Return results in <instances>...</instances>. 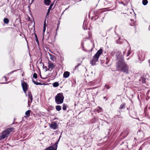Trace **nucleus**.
I'll use <instances>...</instances> for the list:
<instances>
[{
    "instance_id": "nucleus-1",
    "label": "nucleus",
    "mask_w": 150,
    "mask_h": 150,
    "mask_svg": "<svg viewBox=\"0 0 150 150\" xmlns=\"http://www.w3.org/2000/svg\"><path fill=\"white\" fill-rule=\"evenodd\" d=\"M120 53L118 52L116 54L117 61L116 64V70L119 71L126 74L129 73V67L125 63L123 57L119 58L117 54H119Z\"/></svg>"
},
{
    "instance_id": "nucleus-2",
    "label": "nucleus",
    "mask_w": 150,
    "mask_h": 150,
    "mask_svg": "<svg viewBox=\"0 0 150 150\" xmlns=\"http://www.w3.org/2000/svg\"><path fill=\"white\" fill-rule=\"evenodd\" d=\"M103 52L102 49H100L93 56L92 60L90 62V63L92 65H95L96 62H98V58Z\"/></svg>"
},
{
    "instance_id": "nucleus-3",
    "label": "nucleus",
    "mask_w": 150,
    "mask_h": 150,
    "mask_svg": "<svg viewBox=\"0 0 150 150\" xmlns=\"http://www.w3.org/2000/svg\"><path fill=\"white\" fill-rule=\"evenodd\" d=\"M64 97L62 93H58L55 97V102L57 104H60L63 102Z\"/></svg>"
},
{
    "instance_id": "nucleus-4",
    "label": "nucleus",
    "mask_w": 150,
    "mask_h": 150,
    "mask_svg": "<svg viewBox=\"0 0 150 150\" xmlns=\"http://www.w3.org/2000/svg\"><path fill=\"white\" fill-rule=\"evenodd\" d=\"M13 129L14 128H11L4 130L2 132V135L0 136V139L7 137L10 133L12 132Z\"/></svg>"
},
{
    "instance_id": "nucleus-5",
    "label": "nucleus",
    "mask_w": 150,
    "mask_h": 150,
    "mask_svg": "<svg viewBox=\"0 0 150 150\" xmlns=\"http://www.w3.org/2000/svg\"><path fill=\"white\" fill-rule=\"evenodd\" d=\"M21 85L23 90L24 93H25L28 90V85L25 82H23L22 83Z\"/></svg>"
},
{
    "instance_id": "nucleus-6",
    "label": "nucleus",
    "mask_w": 150,
    "mask_h": 150,
    "mask_svg": "<svg viewBox=\"0 0 150 150\" xmlns=\"http://www.w3.org/2000/svg\"><path fill=\"white\" fill-rule=\"evenodd\" d=\"M57 127V123L55 122H52L51 125L50 126V127L54 129H56Z\"/></svg>"
},
{
    "instance_id": "nucleus-7",
    "label": "nucleus",
    "mask_w": 150,
    "mask_h": 150,
    "mask_svg": "<svg viewBox=\"0 0 150 150\" xmlns=\"http://www.w3.org/2000/svg\"><path fill=\"white\" fill-rule=\"evenodd\" d=\"M54 65L53 63H50L49 62L48 64V68L49 71H51L54 67Z\"/></svg>"
},
{
    "instance_id": "nucleus-8",
    "label": "nucleus",
    "mask_w": 150,
    "mask_h": 150,
    "mask_svg": "<svg viewBox=\"0 0 150 150\" xmlns=\"http://www.w3.org/2000/svg\"><path fill=\"white\" fill-rule=\"evenodd\" d=\"M110 58L109 57H106V62H105V65H104V66L107 67L109 66V65H110V63L109 64V63L110 61Z\"/></svg>"
},
{
    "instance_id": "nucleus-9",
    "label": "nucleus",
    "mask_w": 150,
    "mask_h": 150,
    "mask_svg": "<svg viewBox=\"0 0 150 150\" xmlns=\"http://www.w3.org/2000/svg\"><path fill=\"white\" fill-rule=\"evenodd\" d=\"M70 75V73L69 72L66 71L64 72L63 74V77L65 78L68 77Z\"/></svg>"
},
{
    "instance_id": "nucleus-10",
    "label": "nucleus",
    "mask_w": 150,
    "mask_h": 150,
    "mask_svg": "<svg viewBox=\"0 0 150 150\" xmlns=\"http://www.w3.org/2000/svg\"><path fill=\"white\" fill-rule=\"evenodd\" d=\"M57 149L53 146H51L46 148L45 150H57Z\"/></svg>"
},
{
    "instance_id": "nucleus-11",
    "label": "nucleus",
    "mask_w": 150,
    "mask_h": 150,
    "mask_svg": "<svg viewBox=\"0 0 150 150\" xmlns=\"http://www.w3.org/2000/svg\"><path fill=\"white\" fill-rule=\"evenodd\" d=\"M146 78L145 76H142L140 77L139 81H141L142 83H145L146 81Z\"/></svg>"
},
{
    "instance_id": "nucleus-12",
    "label": "nucleus",
    "mask_w": 150,
    "mask_h": 150,
    "mask_svg": "<svg viewBox=\"0 0 150 150\" xmlns=\"http://www.w3.org/2000/svg\"><path fill=\"white\" fill-rule=\"evenodd\" d=\"M28 98L30 100V102L32 103L33 100V98L32 95L30 92H29L28 93Z\"/></svg>"
},
{
    "instance_id": "nucleus-13",
    "label": "nucleus",
    "mask_w": 150,
    "mask_h": 150,
    "mask_svg": "<svg viewBox=\"0 0 150 150\" xmlns=\"http://www.w3.org/2000/svg\"><path fill=\"white\" fill-rule=\"evenodd\" d=\"M47 26V25L46 24V20L45 19L44 21V27H43V35L44 34V33L45 31V30H46V27Z\"/></svg>"
},
{
    "instance_id": "nucleus-14",
    "label": "nucleus",
    "mask_w": 150,
    "mask_h": 150,
    "mask_svg": "<svg viewBox=\"0 0 150 150\" xmlns=\"http://www.w3.org/2000/svg\"><path fill=\"white\" fill-rule=\"evenodd\" d=\"M51 2L50 0H44V3L47 6L49 5Z\"/></svg>"
},
{
    "instance_id": "nucleus-15",
    "label": "nucleus",
    "mask_w": 150,
    "mask_h": 150,
    "mask_svg": "<svg viewBox=\"0 0 150 150\" xmlns=\"http://www.w3.org/2000/svg\"><path fill=\"white\" fill-rule=\"evenodd\" d=\"M125 103H122L120 105V107H119V108L120 109H125Z\"/></svg>"
},
{
    "instance_id": "nucleus-16",
    "label": "nucleus",
    "mask_w": 150,
    "mask_h": 150,
    "mask_svg": "<svg viewBox=\"0 0 150 150\" xmlns=\"http://www.w3.org/2000/svg\"><path fill=\"white\" fill-rule=\"evenodd\" d=\"M4 23L5 24H8L9 22V19L7 18H5L4 19Z\"/></svg>"
},
{
    "instance_id": "nucleus-17",
    "label": "nucleus",
    "mask_w": 150,
    "mask_h": 150,
    "mask_svg": "<svg viewBox=\"0 0 150 150\" xmlns=\"http://www.w3.org/2000/svg\"><path fill=\"white\" fill-rule=\"evenodd\" d=\"M62 107L60 105H57L56 106V109L58 111H59L61 110Z\"/></svg>"
},
{
    "instance_id": "nucleus-18",
    "label": "nucleus",
    "mask_w": 150,
    "mask_h": 150,
    "mask_svg": "<svg viewBox=\"0 0 150 150\" xmlns=\"http://www.w3.org/2000/svg\"><path fill=\"white\" fill-rule=\"evenodd\" d=\"M49 55L50 56V59L52 61H54V57L53 55L49 54Z\"/></svg>"
},
{
    "instance_id": "nucleus-19",
    "label": "nucleus",
    "mask_w": 150,
    "mask_h": 150,
    "mask_svg": "<svg viewBox=\"0 0 150 150\" xmlns=\"http://www.w3.org/2000/svg\"><path fill=\"white\" fill-rule=\"evenodd\" d=\"M30 110H28L26 112L25 114L27 117H28L30 116Z\"/></svg>"
},
{
    "instance_id": "nucleus-20",
    "label": "nucleus",
    "mask_w": 150,
    "mask_h": 150,
    "mask_svg": "<svg viewBox=\"0 0 150 150\" xmlns=\"http://www.w3.org/2000/svg\"><path fill=\"white\" fill-rule=\"evenodd\" d=\"M32 81L33 82V83L36 85H40L42 84V83H38V82H36V81H34L33 79H32Z\"/></svg>"
},
{
    "instance_id": "nucleus-21",
    "label": "nucleus",
    "mask_w": 150,
    "mask_h": 150,
    "mask_svg": "<svg viewBox=\"0 0 150 150\" xmlns=\"http://www.w3.org/2000/svg\"><path fill=\"white\" fill-rule=\"evenodd\" d=\"M148 1L147 0H143L142 4L144 5H146L148 3Z\"/></svg>"
},
{
    "instance_id": "nucleus-22",
    "label": "nucleus",
    "mask_w": 150,
    "mask_h": 150,
    "mask_svg": "<svg viewBox=\"0 0 150 150\" xmlns=\"http://www.w3.org/2000/svg\"><path fill=\"white\" fill-rule=\"evenodd\" d=\"M59 83L57 82H55L53 83V86L54 87H57L59 86Z\"/></svg>"
},
{
    "instance_id": "nucleus-23",
    "label": "nucleus",
    "mask_w": 150,
    "mask_h": 150,
    "mask_svg": "<svg viewBox=\"0 0 150 150\" xmlns=\"http://www.w3.org/2000/svg\"><path fill=\"white\" fill-rule=\"evenodd\" d=\"M67 107L66 105L65 104H64L63 105L62 109L64 110H66L67 109Z\"/></svg>"
},
{
    "instance_id": "nucleus-24",
    "label": "nucleus",
    "mask_w": 150,
    "mask_h": 150,
    "mask_svg": "<svg viewBox=\"0 0 150 150\" xmlns=\"http://www.w3.org/2000/svg\"><path fill=\"white\" fill-rule=\"evenodd\" d=\"M58 143V142L57 141L56 142L55 144L53 145V146L57 148V144Z\"/></svg>"
},
{
    "instance_id": "nucleus-25",
    "label": "nucleus",
    "mask_w": 150,
    "mask_h": 150,
    "mask_svg": "<svg viewBox=\"0 0 150 150\" xmlns=\"http://www.w3.org/2000/svg\"><path fill=\"white\" fill-rule=\"evenodd\" d=\"M33 77L34 78L36 79L37 78V75L36 73H34L33 74Z\"/></svg>"
},
{
    "instance_id": "nucleus-26",
    "label": "nucleus",
    "mask_w": 150,
    "mask_h": 150,
    "mask_svg": "<svg viewBox=\"0 0 150 150\" xmlns=\"http://www.w3.org/2000/svg\"><path fill=\"white\" fill-rule=\"evenodd\" d=\"M43 68L45 69V71H49L48 68H47V66H45L44 67V66H43Z\"/></svg>"
},
{
    "instance_id": "nucleus-27",
    "label": "nucleus",
    "mask_w": 150,
    "mask_h": 150,
    "mask_svg": "<svg viewBox=\"0 0 150 150\" xmlns=\"http://www.w3.org/2000/svg\"><path fill=\"white\" fill-rule=\"evenodd\" d=\"M81 65V64H78L77 65H76V67H75V69H77L79 67V66Z\"/></svg>"
},
{
    "instance_id": "nucleus-28",
    "label": "nucleus",
    "mask_w": 150,
    "mask_h": 150,
    "mask_svg": "<svg viewBox=\"0 0 150 150\" xmlns=\"http://www.w3.org/2000/svg\"><path fill=\"white\" fill-rule=\"evenodd\" d=\"M115 51H112V52L111 53V55L112 56H113L114 55V54H115Z\"/></svg>"
},
{
    "instance_id": "nucleus-29",
    "label": "nucleus",
    "mask_w": 150,
    "mask_h": 150,
    "mask_svg": "<svg viewBox=\"0 0 150 150\" xmlns=\"http://www.w3.org/2000/svg\"><path fill=\"white\" fill-rule=\"evenodd\" d=\"M35 40H36V42H37L38 45H39V41L38 40V38H35Z\"/></svg>"
},
{
    "instance_id": "nucleus-30",
    "label": "nucleus",
    "mask_w": 150,
    "mask_h": 150,
    "mask_svg": "<svg viewBox=\"0 0 150 150\" xmlns=\"http://www.w3.org/2000/svg\"><path fill=\"white\" fill-rule=\"evenodd\" d=\"M53 5V4H52L50 6L49 8L51 9L52 8V6Z\"/></svg>"
},
{
    "instance_id": "nucleus-31",
    "label": "nucleus",
    "mask_w": 150,
    "mask_h": 150,
    "mask_svg": "<svg viewBox=\"0 0 150 150\" xmlns=\"http://www.w3.org/2000/svg\"><path fill=\"white\" fill-rule=\"evenodd\" d=\"M18 70H14V71H13L11 72H10L9 73V74H12V73H13V72H14V71H16Z\"/></svg>"
},
{
    "instance_id": "nucleus-32",
    "label": "nucleus",
    "mask_w": 150,
    "mask_h": 150,
    "mask_svg": "<svg viewBox=\"0 0 150 150\" xmlns=\"http://www.w3.org/2000/svg\"><path fill=\"white\" fill-rule=\"evenodd\" d=\"M50 10H51L50 9L48 8L47 13V15H48L49 14V12H50Z\"/></svg>"
},
{
    "instance_id": "nucleus-33",
    "label": "nucleus",
    "mask_w": 150,
    "mask_h": 150,
    "mask_svg": "<svg viewBox=\"0 0 150 150\" xmlns=\"http://www.w3.org/2000/svg\"><path fill=\"white\" fill-rule=\"evenodd\" d=\"M130 54H131V52L130 51H128L127 52V56H129Z\"/></svg>"
},
{
    "instance_id": "nucleus-34",
    "label": "nucleus",
    "mask_w": 150,
    "mask_h": 150,
    "mask_svg": "<svg viewBox=\"0 0 150 150\" xmlns=\"http://www.w3.org/2000/svg\"><path fill=\"white\" fill-rule=\"evenodd\" d=\"M105 87H106V88L107 89H109L110 88V87H109V86L108 85H105Z\"/></svg>"
},
{
    "instance_id": "nucleus-35",
    "label": "nucleus",
    "mask_w": 150,
    "mask_h": 150,
    "mask_svg": "<svg viewBox=\"0 0 150 150\" xmlns=\"http://www.w3.org/2000/svg\"><path fill=\"white\" fill-rule=\"evenodd\" d=\"M30 100H28V107H30V104H29V102H30Z\"/></svg>"
},
{
    "instance_id": "nucleus-36",
    "label": "nucleus",
    "mask_w": 150,
    "mask_h": 150,
    "mask_svg": "<svg viewBox=\"0 0 150 150\" xmlns=\"http://www.w3.org/2000/svg\"><path fill=\"white\" fill-rule=\"evenodd\" d=\"M117 43H119L120 44H121V42H119V41H117Z\"/></svg>"
},
{
    "instance_id": "nucleus-37",
    "label": "nucleus",
    "mask_w": 150,
    "mask_h": 150,
    "mask_svg": "<svg viewBox=\"0 0 150 150\" xmlns=\"http://www.w3.org/2000/svg\"><path fill=\"white\" fill-rule=\"evenodd\" d=\"M88 35H89V37H90H90H91V33H90V32H88Z\"/></svg>"
},
{
    "instance_id": "nucleus-38",
    "label": "nucleus",
    "mask_w": 150,
    "mask_h": 150,
    "mask_svg": "<svg viewBox=\"0 0 150 150\" xmlns=\"http://www.w3.org/2000/svg\"><path fill=\"white\" fill-rule=\"evenodd\" d=\"M142 150V148L141 147H140L139 150Z\"/></svg>"
},
{
    "instance_id": "nucleus-39",
    "label": "nucleus",
    "mask_w": 150,
    "mask_h": 150,
    "mask_svg": "<svg viewBox=\"0 0 150 150\" xmlns=\"http://www.w3.org/2000/svg\"><path fill=\"white\" fill-rule=\"evenodd\" d=\"M35 38H38L37 36V35H36V34H35Z\"/></svg>"
},
{
    "instance_id": "nucleus-40",
    "label": "nucleus",
    "mask_w": 150,
    "mask_h": 150,
    "mask_svg": "<svg viewBox=\"0 0 150 150\" xmlns=\"http://www.w3.org/2000/svg\"><path fill=\"white\" fill-rule=\"evenodd\" d=\"M149 30H150V25H149Z\"/></svg>"
},
{
    "instance_id": "nucleus-41",
    "label": "nucleus",
    "mask_w": 150,
    "mask_h": 150,
    "mask_svg": "<svg viewBox=\"0 0 150 150\" xmlns=\"http://www.w3.org/2000/svg\"><path fill=\"white\" fill-rule=\"evenodd\" d=\"M103 98L104 99H107V98L106 97H104Z\"/></svg>"
},
{
    "instance_id": "nucleus-42",
    "label": "nucleus",
    "mask_w": 150,
    "mask_h": 150,
    "mask_svg": "<svg viewBox=\"0 0 150 150\" xmlns=\"http://www.w3.org/2000/svg\"><path fill=\"white\" fill-rule=\"evenodd\" d=\"M4 78H5L6 80V77L5 76H4Z\"/></svg>"
},
{
    "instance_id": "nucleus-43",
    "label": "nucleus",
    "mask_w": 150,
    "mask_h": 150,
    "mask_svg": "<svg viewBox=\"0 0 150 150\" xmlns=\"http://www.w3.org/2000/svg\"><path fill=\"white\" fill-rule=\"evenodd\" d=\"M59 140H60L59 139L57 141L58 142H59Z\"/></svg>"
},
{
    "instance_id": "nucleus-44",
    "label": "nucleus",
    "mask_w": 150,
    "mask_h": 150,
    "mask_svg": "<svg viewBox=\"0 0 150 150\" xmlns=\"http://www.w3.org/2000/svg\"><path fill=\"white\" fill-rule=\"evenodd\" d=\"M123 54H124L125 53V51H123Z\"/></svg>"
},
{
    "instance_id": "nucleus-45",
    "label": "nucleus",
    "mask_w": 150,
    "mask_h": 150,
    "mask_svg": "<svg viewBox=\"0 0 150 150\" xmlns=\"http://www.w3.org/2000/svg\"><path fill=\"white\" fill-rule=\"evenodd\" d=\"M40 77L42 78V79H45V78H42V77H41V75H40Z\"/></svg>"
},
{
    "instance_id": "nucleus-46",
    "label": "nucleus",
    "mask_w": 150,
    "mask_h": 150,
    "mask_svg": "<svg viewBox=\"0 0 150 150\" xmlns=\"http://www.w3.org/2000/svg\"><path fill=\"white\" fill-rule=\"evenodd\" d=\"M61 135H60L59 137V139H60V138H61Z\"/></svg>"
},
{
    "instance_id": "nucleus-47",
    "label": "nucleus",
    "mask_w": 150,
    "mask_h": 150,
    "mask_svg": "<svg viewBox=\"0 0 150 150\" xmlns=\"http://www.w3.org/2000/svg\"><path fill=\"white\" fill-rule=\"evenodd\" d=\"M61 135H60L59 137V139H60V138H61Z\"/></svg>"
},
{
    "instance_id": "nucleus-48",
    "label": "nucleus",
    "mask_w": 150,
    "mask_h": 150,
    "mask_svg": "<svg viewBox=\"0 0 150 150\" xmlns=\"http://www.w3.org/2000/svg\"><path fill=\"white\" fill-rule=\"evenodd\" d=\"M149 61H150V60H149Z\"/></svg>"
},
{
    "instance_id": "nucleus-49",
    "label": "nucleus",
    "mask_w": 150,
    "mask_h": 150,
    "mask_svg": "<svg viewBox=\"0 0 150 150\" xmlns=\"http://www.w3.org/2000/svg\"><path fill=\"white\" fill-rule=\"evenodd\" d=\"M99 108L100 109H102L100 107Z\"/></svg>"
},
{
    "instance_id": "nucleus-50",
    "label": "nucleus",
    "mask_w": 150,
    "mask_h": 150,
    "mask_svg": "<svg viewBox=\"0 0 150 150\" xmlns=\"http://www.w3.org/2000/svg\"><path fill=\"white\" fill-rule=\"evenodd\" d=\"M84 30H86V28H84Z\"/></svg>"
},
{
    "instance_id": "nucleus-51",
    "label": "nucleus",
    "mask_w": 150,
    "mask_h": 150,
    "mask_svg": "<svg viewBox=\"0 0 150 150\" xmlns=\"http://www.w3.org/2000/svg\"><path fill=\"white\" fill-rule=\"evenodd\" d=\"M8 2L9 1V0H7Z\"/></svg>"
}]
</instances>
